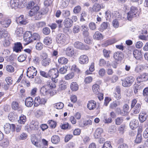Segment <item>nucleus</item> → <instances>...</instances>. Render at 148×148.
Instances as JSON below:
<instances>
[{"label": "nucleus", "instance_id": "1", "mask_svg": "<svg viewBox=\"0 0 148 148\" xmlns=\"http://www.w3.org/2000/svg\"><path fill=\"white\" fill-rule=\"evenodd\" d=\"M137 102V101L135 99H134L132 101L131 107L134 114L138 113L140 110L141 105L139 103L136 104Z\"/></svg>", "mask_w": 148, "mask_h": 148}, {"label": "nucleus", "instance_id": "2", "mask_svg": "<svg viewBox=\"0 0 148 148\" xmlns=\"http://www.w3.org/2000/svg\"><path fill=\"white\" fill-rule=\"evenodd\" d=\"M134 79L132 76L127 77L123 79H121L122 85L124 87H128L131 86L133 84Z\"/></svg>", "mask_w": 148, "mask_h": 148}, {"label": "nucleus", "instance_id": "3", "mask_svg": "<svg viewBox=\"0 0 148 148\" xmlns=\"http://www.w3.org/2000/svg\"><path fill=\"white\" fill-rule=\"evenodd\" d=\"M56 42L58 44L62 45L66 43V37L65 35L62 34H59L56 38Z\"/></svg>", "mask_w": 148, "mask_h": 148}, {"label": "nucleus", "instance_id": "4", "mask_svg": "<svg viewBox=\"0 0 148 148\" xmlns=\"http://www.w3.org/2000/svg\"><path fill=\"white\" fill-rule=\"evenodd\" d=\"M37 72V71L35 68L33 66L29 67L27 70V76L29 78H33L34 76L36 75Z\"/></svg>", "mask_w": 148, "mask_h": 148}, {"label": "nucleus", "instance_id": "5", "mask_svg": "<svg viewBox=\"0 0 148 148\" xmlns=\"http://www.w3.org/2000/svg\"><path fill=\"white\" fill-rule=\"evenodd\" d=\"M4 128L5 132L6 134H8L10 132L11 130L12 132L14 131L16 127L14 124H10L9 123H6L4 125Z\"/></svg>", "mask_w": 148, "mask_h": 148}, {"label": "nucleus", "instance_id": "6", "mask_svg": "<svg viewBox=\"0 0 148 148\" xmlns=\"http://www.w3.org/2000/svg\"><path fill=\"white\" fill-rule=\"evenodd\" d=\"M104 6L102 4H99L98 3L95 4L92 7L90 8V10L92 13L93 12H97L99 11L101 9L103 8Z\"/></svg>", "mask_w": 148, "mask_h": 148}, {"label": "nucleus", "instance_id": "7", "mask_svg": "<svg viewBox=\"0 0 148 148\" xmlns=\"http://www.w3.org/2000/svg\"><path fill=\"white\" fill-rule=\"evenodd\" d=\"M74 47L79 49L83 50H88L89 49V47L87 45H84L83 44L80 42H76L74 44Z\"/></svg>", "mask_w": 148, "mask_h": 148}, {"label": "nucleus", "instance_id": "8", "mask_svg": "<svg viewBox=\"0 0 148 148\" xmlns=\"http://www.w3.org/2000/svg\"><path fill=\"white\" fill-rule=\"evenodd\" d=\"M32 34L30 32L27 31L24 34V40L28 44L32 42Z\"/></svg>", "mask_w": 148, "mask_h": 148}, {"label": "nucleus", "instance_id": "9", "mask_svg": "<svg viewBox=\"0 0 148 148\" xmlns=\"http://www.w3.org/2000/svg\"><path fill=\"white\" fill-rule=\"evenodd\" d=\"M148 80V73H143L137 78V80L139 83L141 82L147 81Z\"/></svg>", "mask_w": 148, "mask_h": 148}, {"label": "nucleus", "instance_id": "10", "mask_svg": "<svg viewBox=\"0 0 148 148\" xmlns=\"http://www.w3.org/2000/svg\"><path fill=\"white\" fill-rule=\"evenodd\" d=\"M10 4L12 8L16 9L21 7V3L19 0H10Z\"/></svg>", "mask_w": 148, "mask_h": 148}, {"label": "nucleus", "instance_id": "11", "mask_svg": "<svg viewBox=\"0 0 148 148\" xmlns=\"http://www.w3.org/2000/svg\"><path fill=\"white\" fill-rule=\"evenodd\" d=\"M79 61L81 64H85L88 62V58L86 55H83L81 56L79 58Z\"/></svg>", "mask_w": 148, "mask_h": 148}, {"label": "nucleus", "instance_id": "12", "mask_svg": "<svg viewBox=\"0 0 148 148\" xmlns=\"http://www.w3.org/2000/svg\"><path fill=\"white\" fill-rule=\"evenodd\" d=\"M58 71L56 70L55 69H51L48 72L49 77H53V78H57L59 75Z\"/></svg>", "mask_w": 148, "mask_h": 148}, {"label": "nucleus", "instance_id": "13", "mask_svg": "<svg viewBox=\"0 0 148 148\" xmlns=\"http://www.w3.org/2000/svg\"><path fill=\"white\" fill-rule=\"evenodd\" d=\"M73 24L72 20L69 18H66L64 21V25L66 28H70L72 26Z\"/></svg>", "mask_w": 148, "mask_h": 148}, {"label": "nucleus", "instance_id": "14", "mask_svg": "<svg viewBox=\"0 0 148 148\" xmlns=\"http://www.w3.org/2000/svg\"><path fill=\"white\" fill-rule=\"evenodd\" d=\"M96 106V102L93 100L89 101L87 105V108L90 110H94Z\"/></svg>", "mask_w": 148, "mask_h": 148}, {"label": "nucleus", "instance_id": "15", "mask_svg": "<svg viewBox=\"0 0 148 148\" xmlns=\"http://www.w3.org/2000/svg\"><path fill=\"white\" fill-rule=\"evenodd\" d=\"M11 23V21L10 19L3 18L1 21H0V24H1L4 27H8Z\"/></svg>", "mask_w": 148, "mask_h": 148}, {"label": "nucleus", "instance_id": "16", "mask_svg": "<svg viewBox=\"0 0 148 148\" xmlns=\"http://www.w3.org/2000/svg\"><path fill=\"white\" fill-rule=\"evenodd\" d=\"M39 123L37 121H32L30 123L29 128L32 130H36L38 129Z\"/></svg>", "mask_w": 148, "mask_h": 148}, {"label": "nucleus", "instance_id": "17", "mask_svg": "<svg viewBox=\"0 0 148 148\" xmlns=\"http://www.w3.org/2000/svg\"><path fill=\"white\" fill-rule=\"evenodd\" d=\"M39 7L38 6H35L34 7L31 8V10L28 13L29 15L30 16H32L39 12Z\"/></svg>", "mask_w": 148, "mask_h": 148}, {"label": "nucleus", "instance_id": "18", "mask_svg": "<svg viewBox=\"0 0 148 148\" xmlns=\"http://www.w3.org/2000/svg\"><path fill=\"white\" fill-rule=\"evenodd\" d=\"M23 49V47L21 44L20 42H18L14 44L13 49L14 51L17 53L21 51V50Z\"/></svg>", "mask_w": 148, "mask_h": 148}, {"label": "nucleus", "instance_id": "19", "mask_svg": "<svg viewBox=\"0 0 148 148\" xmlns=\"http://www.w3.org/2000/svg\"><path fill=\"white\" fill-rule=\"evenodd\" d=\"M92 90L94 93L96 95L99 94L101 92L100 86L97 84L93 85Z\"/></svg>", "mask_w": 148, "mask_h": 148}, {"label": "nucleus", "instance_id": "20", "mask_svg": "<svg viewBox=\"0 0 148 148\" xmlns=\"http://www.w3.org/2000/svg\"><path fill=\"white\" fill-rule=\"evenodd\" d=\"M133 54L135 58L137 60H140L142 58V52L141 51L135 50L133 52Z\"/></svg>", "mask_w": 148, "mask_h": 148}, {"label": "nucleus", "instance_id": "21", "mask_svg": "<svg viewBox=\"0 0 148 148\" xmlns=\"http://www.w3.org/2000/svg\"><path fill=\"white\" fill-rule=\"evenodd\" d=\"M147 117V114L145 112H141L139 115V120L141 122H143L145 121Z\"/></svg>", "mask_w": 148, "mask_h": 148}, {"label": "nucleus", "instance_id": "22", "mask_svg": "<svg viewBox=\"0 0 148 148\" xmlns=\"http://www.w3.org/2000/svg\"><path fill=\"white\" fill-rule=\"evenodd\" d=\"M122 53L119 51L114 53L113 55L114 58L117 61L121 60L122 59Z\"/></svg>", "mask_w": 148, "mask_h": 148}, {"label": "nucleus", "instance_id": "23", "mask_svg": "<svg viewBox=\"0 0 148 148\" xmlns=\"http://www.w3.org/2000/svg\"><path fill=\"white\" fill-rule=\"evenodd\" d=\"M51 62V59L47 57L43 59L41 63L43 66L46 67Z\"/></svg>", "mask_w": 148, "mask_h": 148}, {"label": "nucleus", "instance_id": "24", "mask_svg": "<svg viewBox=\"0 0 148 148\" xmlns=\"http://www.w3.org/2000/svg\"><path fill=\"white\" fill-rule=\"evenodd\" d=\"M25 104L27 107H31L33 104V99L30 97L27 98L25 100Z\"/></svg>", "mask_w": 148, "mask_h": 148}, {"label": "nucleus", "instance_id": "25", "mask_svg": "<svg viewBox=\"0 0 148 148\" xmlns=\"http://www.w3.org/2000/svg\"><path fill=\"white\" fill-rule=\"evenodd\" d=\"M66 53L67 56H72L74 53V51L73 48L71 47H67L66 50Z\"/></svg>", "mask_w": 148, "mask_h": 148}, {"label": "nucleus", "instance_id": "26", "mask_svg": "<svg viewBox=\"0 0 148 148\" xmlns=\"http://www.w3.org/2000/svg\"><path fill=\"white\" fill-rule=\"evenodd\" d=\"M48 90L47 86L44 85L41 88L40 91L41 94L44 96L48 95Z\"/></svg>", "mask_w": 148, "mask_h": 148}, {"label": "nucleus", "instance_id": "27", "mask_svg": "<svg viewBox=\"0 0 148 148\" xmlns=\"http://www.w3.org/2000/svg\"><path fill=\"white\" fill-rule=\"evenodd\" d=\"M103 132V130L101 128H98L96 130L94 136L95 138H97L99 137L101 134Z\"/></svg>", "mask_w": 148, "mask_h": 148}, {"label": "nucleus", "instance_id": "28", "mask_svg": "<svg viewBox=\"0 0 148 148\" xmlns=\"http://www.w3.org/2000/svg\"><path fill=\"white\" fill-rule=\"evenodd\" d=\"M31 141L33 144L37 147H39L38 140L37 138L35 136L33 135L32 136L31 138Z\"/></svg>", "mask_w": 148, "mask_h": 148}, {"label": "nucleus", "instance_id": "29", "mask_svg": "<svg viewBox=\"0 0 148 148\" xmlns=\"http://www.w3.org/2000/svg\"><path fill=\"white\" fill-rule=\"evenodd\" d=\"M60 140L59 137L57 135L53 136L51 138V141L54 144H58L60 142Z\"/></svg>", "mask_w": 148, "mask_h": 148}, {"label": "nucleus", "instance_id": "30", "mask_svg": "<svg viewBox=\"0 0 148 148\" xmlns=\"http://www.w3.org/2000/svg\"><path fill=\"white\" fill-rule=\"evenodd\" d=\"M79 86L76 82H72L70 85V88L73 91H76L78 89Z\"/></svg>", "mask_w": 148, "mask_h": 148}, {"label": "nucleus", "instance_id": "31", "mask_svg": "<svg viewBox=\"0 0 148 148\" xmlns=\"http://www.w3.org/2000/svg\"><path fill=\"white\" fill-rule=\"evenodd\" d=\"M120 101H113L110 104V108L111 109H114L117 106L120 105Z\"/></svg>", "mask_w": 148, "mask_h": 148}, {"label": "nucleus", "instance_id": "32", "mask_svg": "<svg viewBox=\"0 0 148 148\" xmlns=\"http://www.w3.org/2000/svg\"><path fill=\"white\" fill-rule=\"evenodd\" d=\"M45 86H47V88L49 89H51L52 88H55L56 87V85L55 83L51 81H47L46 84Z\"/></svg>", "mask_w": 148, "mask_h": 148}, {"label": "nucleus", "instance_id": "33", "mask_svg": "<svg viewBox=\"0 0 148 148\" xmlns=\"http://www.w3.org/2000/svg\"><path fill=\"white\" fill-rule=\"evenodd\" d=\"M129 109V106L127 104H125L123 106V111L124 113L123 112L121 113V114L123 116H125L128 114Z\"/></svg>", "mask_w": 148, "mask_h": 148}, {"label": "nucleus", "instance_id": "34", "mask_svg": "<svg viewBox=\"0 0 148 148\" xmlns=\"http://www.w3.org/2000/svg\"><path fill=\"white\" fill-rule=\"evenodd\" d=\"M68 62V59L64 57H60L58 59V62L62 64H67Z\"/></svg>", "mask_w": 148, "mask_h": 148}, {"label": "nucleus", "instance_id": "35", "mask_svg": "<svg viewBox=\"0 0 148 148\" xmlns=\"http://www.w3.org/2000/svg\"><path fill=\"white\" fill-rule=\"evenodd\" d=\"M17 22H19L20 23L26 25L27 22L25 20H24V16L23 15L20 16L17 20Z\"/></svg>", "mask_w": 148, "mask_h": 148}, {"label": "nucleus", "instance_id": "36", "mask_svg": "<svg viewBox=\"0 0 148 148\" xmlns=\"http://www.w3.org/2000/svg\"><path fill=\"white\" fill-rule=\"evenodd\" d=\"M26 121V116L23 114L21 115L19 117V119L18 120V122L21 124H24Z\"/></svg>", "mask_w": 148, "mask_h": 148}, {"label": "nucleus", "instance_id": "37", "mask_svg": "<svg viewBox=\"0 0 148 148\" xmlns=\"http://www.w3.org/2000/svg\"><path fill=\"white\" fill-rule=\"evenodd\" d=\"M8 34V32L5 29H0V39L6 37Z\"/></svg>", "mask_w": 148, "mask_h": 148}, {"label": "nucleus", "instance_id": "38", "mask_svg": "<svg viewBox=\"0 0 148 148\" xmlns=\"http://www.w3.org/2000/svg\"><path fill=\"white\" fill-rule=\"evenodd\" d=\"M52 39L49 37H46L44 40V42L46 45H49L52 43Z\"/></svg>", "mask_w": 148, "mask_h": 148}, {"label": "nucleus", "instance_id": "39", "mask_svg": "<svg viewBox=\"0 0 148 148\" xmlns=\"http://www.w3.org/2000/svg\"><path fill=\"white\" fill-rule=\"evenodd\" d=\"M109 24L108 22H104L101 24L100 29V31L101 32H103L104 30L106 29Z\"/></svg>", "mask_w": 148, "mask_h": 148}, {"label": "nucleus", "instance_id": "40", "mask_svg": "<svg viewBox=\"0 0 148 148\" xmlns=\"http://www.w3.org/2000/svg\"><path fill=\"white\" fill-rule=\"evenodd\" d=\"M6 70L10 73H13L14 71V67L11 65H7L5 66Z\"/></svg>", "mask_w": 148, "mask_h": 148}, {"label": "nucleus", "instance_id": "41", "mask_svg": "<svg viewBox=\"0 0 148 148\" xmlns=\"http://www.w3.org/2000/svg\"><path fill=\"white\" fill-rule=\"evenodd\" d=\"M41 99L39 97H37L35 98L34 100V106L35 107L38 106L41 104Z\"/></svg>", "mask_w": 148, "mask_h": 148}, {"label": "nucleus", "instance_id": "42", "mask_svg": "<svg viewBox=\"0 0 148 148\" xmlns=\"http://www.w3.org/2000/svg\"><path fill=\"white\" fill-rule=\"evenodd\" d=\"M74 76V74L71 72L68 73L64 76L65 79L66 80H69L72 79Z\"/></svg>", "mask_w": 148, "mask_h": 148}, {"label": "nucleus", "instance_id": "43", "mask_svg": "<svg viewBox=\"0 0 148 148\" xmlns=\"http://www.w3.org/2000/svg\"><path fill=\"white\" fill-rule=\"evenodd\" d=\"M12 107L14 110H17L19 108L18 104L16 101H13L12 104Z\"/></svg>", "mask_w": 148, "mask_h": 148}, {"label": "nucleus", "instance_id": "44", "mask_svg": "<svg viewBox=\"0 0 148 148\" xmlns=\"http://www.w3.org/2000/svg\"><path fill=\"white\" fill-rule=\"evenodd\" d=\"M102 34L99 32H96L93 36L94 39L97 40H99L102 38Z\"/></svg>", "mask_w": 148, "mask_h": 148}, {"label": "nucleus", "instance_id": "45", "mask_svg": "<svg viewBox=\"0 0 148 148\" xmlns=\"http://www.w3.org/2000/svg\"><path fill=\"white\" fill-rule=\"evenodd\" d=\"M27 57V56L26 54L21 55L18 57V61L19 62H23L26 60Z\"/></svg>", "mask_w": 148, "mask_h": 148}, {"label": "nucleus", "instance_id": "46", "mask_svg": "<svg viewBox=\"0 0 148 148\" xmlns=\"http://www.w3.org/2000/svg\"><path fill=\"white\" fill-rule=\"evenodd\" d=\"M64 106L63 103L62 102H59L54 105V107L58 109H61L63 108Z\"/></svg>", "mask_w": 148, "mask_h": 148}, {"label": "nucleus", "instance_id": "47", "mask_svg": "<svg viewBox=\"0 0 148 148\" xmlns=\"http://www.w3.org/2000/svg\"><path fill=\"white\" fill-rule=\"evenodd\" d=\"M116 42L115 39H113L107 41L103 45L105 47H107L108 46L111 45L112 44Z\"/></svg>", "mask_w": 148, "mask_h": 148}, {"label": "nucleus", "instance_id": "48", "mask_svg": "<svg viewBox=\"0 0 148 148\" xmlns=\"http://www.w3.org/2000/svg\"><path fill=\"white\" fill-rule=\"evenodd\" d=\"M62 14L64 18L68 17L70 15V11L67 10H64L62 12Z\"/></svg>", "mask_w": 148, "mask_h": 148}, {"label": "nucleus", "instance_id": "49", "mask_svg": "<svg viewBox=\"0 0 148 148\" xmlns=\"http://www.w3.org/2000/svg\"><path fill=\"white\" fill-rule=\"evenodd\" d=\"M112 16L116 18H119V20L120 19H121L122 16L120 15L119 13L117 11H114L112 13Z\"/></svg>", "mask_w": 148, "mask_h": 148}, {"label": "nucleus", "instance_id": "50", "mask_svg": "<svg viewBox=\"0 0 148 148\" xmlns=\"http://www.w3.org/2000/svg\"><path fill=\"white\" fill-rule=\"evenodd\" d=\"M143 69V65H138L136 67L135 69V71L136 73L141 72Z\"/></svg>", "mask_w": 148, "mask_h": 148}, {"label": "nucleus", "instance_id": "51", "mask_svg": "<svg viewBox=\"0 0 148 148\" xmlns=\"http://www.w3.org/2000/svg\"><path fill=\"white\" fill-rule=\"evenodd\" d=\"M137 16L135 15H134V13L130 11L127 13V19L128 20L131 21L132 20V18L134 17H136Z\"/></svg>", "mask_w": 148, "mask_h": 148}, {"label": "nucleus", "instance_id": "52", "mask_svg": "<svg viewBox=\"0 0 148 148\" xmlns=\"http://www.w3.org/2000/svg\"><path fill=\"white\" fill-rule=\"evenodd\" d=\"M67 71V67L66 66H63L61 67L58 71V74L59 73L61 74H64Z\"/></svg>", "mask_w": 148, "mask_h": 148}, {"label": "nucleus", "instance_id": "53", "mask_svg": "<svg viewBox=\"0 0 148 148\" xmlns=\"http://www.w3.org/2000/svg\"><path fill=\"white\" fill-rule=\"evenodd\" d=\"M141 88V86L138 84H135L134 85V92L135 93H137L138 92V90H140Z\"/></svg>", "mask_w": 148, "mask_h": 148}, {"label": "nucleus", "instance_id": "54", "mask_svg": "<svg viewBox=\"0 0 148 148\" xmlns=\"http://www.w3.org/2000/svg\"><path fill=\"white\" fill-rule=\"evenodd\" d=\"M103 53L104 56L105 58H108L110 57V51L104 49L103 50Z\"/></svg>", "mask_w": 148, "mask_h": 148}, {"label": "nucleus", "instance_id": "55", "mask_svg": "<svg viewBox=\"0 0 148 148\" xmlns=\"http://www.w3.org/2000/svg\"><path fill=\"white\" fill-rule=\"evenodd\" d=\"M80 31V27L79 25H75L73 26V32L74 33H77Z\"/></svg>", "mask_w": 148, "mask_h": 148}, {"label": "nucleus", "instance_id": "56", "mask_svg": "<svg viewBox=\"0 0 148 148\" xmlns=\"http://www.w3.org/2000/svg\"><path fill=\"white\" fill-rule=\"evenodd\" d=\"M112 24L113 26L115 28H118L119 25V22L118 19L116 18L112 22Z\"/></svg>", "mask_w": 148, "mask_h": 148}, {"label": "nucleus", "instance_id": "57", "mask_svg": "<svg viewBox=\"0 0 148 148\" xmlns=\"http://www.w3.org/2000/svg\"><path fill=\"white\" fill-rule=\"evenodd\" d=\"M89 27L90 29L95 30L96 28V25L94 23L90 22L89 23Z\"/></svg>", "mask_w": 148, "mask_h": 148}, {"label": "nucleus", "instance_id": "58", "mask_svg": "<svg viewBox=\"0 0 148 148\" xmlns=\"http://www.w3.org/2000/svg\"><path fill=\"white\" fill-rule=\"evenodd\" d=\"M142 139L141 135L138 134L135 140V142L137 143H139L141 142Z\"/></svg>", "mask_w": 148, "mask_h": 148}, {"label": "nucleus", "instance_id": "59", "mask_svg": "<svg viewBox=\"0 0 148 148\" xmlns=\"http://www.w3.org/2000/svg\"><path fill=\"white\" fill-rule=\"evenodd\" d=\"M130 12H132L134 13V15H136L137 16V15H138V14H137L138 9L134 7H132L130 8Z\"/></svg>", "mask_w": 148, "mask_h": 148}, {"label": "nucleus", "instance_id": "60", "mask_svg": "<svg viewBox=\"0 0 148 148\" xmlns=\"http://www.w3.org/2000/svg\"><path fill=\"white\" fill-rule=\"evenodd\" d=\"M40 39V36L37 33H34L33 35H32V41L33 40H38Z\"/></svg>", "mask_w": 148, "mask_h": 148}, {"label": "nucleus", "instance_id": "61", "mask_svg": "<svg viewBox=\"0 0 148 148\" xmlns=\"http://www.w3.org/2000/svg\"><path fill=\"white\" fill-rule=\"evenodd\" d=\"M42 32L45 35H48L50 32V30L49 28L48 27H45L43 29Z\"/></svg>", "mask_w": 148, "mask_h": 148}, {"label": "nucleus", "instance_id": "62", "mask_svg": "<svg viewBox=\"0 0 148 148\" xmlns=\"http://www.w3.org/2000/svg\"><path fill=\"white\" fill-rule=\"evenodd\" d=\"M68 4V2L66 0H63L61 2L60 7L62 8H66Z\"/></svg>", "mask_w": 148, "mask_h": 148}, {"label": "nucleus", "instance_id": "63", "mask_svg": "<svg viewBox=\"0 0 148 148\" xmlns=\"http://www.w3.org/2000/svg\"><path fill=\"white\" fill-rule=\"evenodd\" d=\"M123 120L122 117H118L115 119L116 124L117 125H120L122 123Z\"/></svg>", "mask_w": 148, "mask_h": 148}, {"label": "nucleus", "instance_id": "64", "mask_svg": "<svg viewBox=\"0 0 148 148\" xmlns=\"http://www.w3.org/2000/svg\"><path fill=\"white\" fill-rule=\"evenodd\" d=\"M102 148H112L111 143L109 141H106L103 144Z\"/></svg>", "mask_w": 148, "mask_h": 148}]
</instances>
